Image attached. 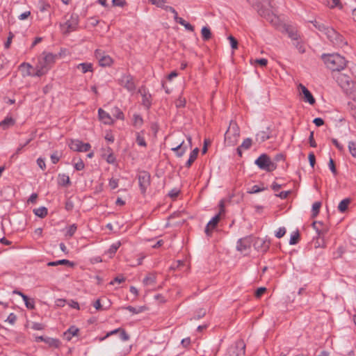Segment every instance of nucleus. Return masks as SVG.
<instances>
[{
  "instance_id": "1",
  "label": "nucleus",
  "mask_w": 356,
  "mask_h": 356,
  "mask_svg": "<svg viewBox=\"0 0 356 356\" xmlns=\"http://www.w3.org/2000/svg\"><path fill=\"white\" fill-rule=\"evenodd\" d=\"M57 57L58 56L56 54L43 52L38 59V63L35 67L36 72L34 75L36 76H41L46 74L55 63Z\"/></svg>"
},
{
  "instance_id": "2",
  "label": "nucleus",
  "mask_w": 356,
  "mask_h": 356,
  "mask_svg": "<svg viewBox=\"0 0 356 356\" xmlns=\"http://www.w3.org/2000/svg\"><path fill=\"white\" fill-rule=\"evenodd\" d=\"M326 66L332 71H340L345 68L346 60L338 54H329L323 57Z\"/></svg>"
},
{
  "instance_id": "3",
  "label": "nucleus",
  "mask_w": 356,
  "mask_h": 356,
  "mask_svg": "<svg viewBox=\"0 0 356 356\" xmlns=\"http://www.w3.org/2000/svg\"><path fill=\"white\" fill-rule=\"evenodd\" d=\"M240 136V129L234 121H231L229 126L225 134V143L227 146L236 145Z\"/></svg>"
},
{
  "instance_id": "4",
  "label": "nucleus",
  "mask_w": 356,
  "mask_h": 356,
  "mask_svg": "<svg viewBox=\"0 0 356 356\" xmlns=\"http://www.w3.org/2000/svg\"><path fill=\"white\" fill-rule=\"evenodd\" d=\"M254 163L261 170L272 172L276 169L277 165L266 154L260 155L254 161Z\"/></svg>"
},
{
  "instance_id": "5",
  "label": "nucleus",
  "mask_w": 356,
  "mask_h": 356,
  "mask_svg": "<svg viewBox=\"0 0 356 356\" xmlns=\"http://www.w3.org/2000/svg\"><path fill=\"white\" fill-rule=\"evenodd\" d=\"M66 21L60 24V29L63 33L67 34L74 31L78 25V17L71 15L69 18L65 17Z\"/></svg>"
},
{
  "instance_id": "6",
  "label": "nucleus",
  "mask_w": 356,
  "mask_h": 356,
  "mask_svg": "<svg viewBox=\"0 0 356 356\" xmlns=\"http://www.w3.org/2000/svg\"><path fill=\"white\" fill-rule=\"evenodd\" d=\"M258 13L261 17H264L276 29H280L281 26H282V23L279 17L270 13L269 10L261 9L258 11Z\"/></svg>"
},
{
  "instance_id": "7",
  "label": "nucleus",
  "mask_w": 356,
  "mask_h": 356,
  "mask_svg": "<svg viewBox=\"0 0 356 356\" xmlns=\"http://www.w3.org/2000/svg\"><path fill=\"white\" fill-rule=\"evenodd\" d=\"M323 33L334 45L341 47L344 44L343 37L332 28L326 27Z\"/></svg>"
},
{
  "instance_id": "8",
  "label": "nucleus",
  "mask_w": 356,
  "mask_h": 356,
  "mask_svg": "<svg viewBox=\"0 0 356 356\" xmlns=\"http://www.w3.org/2000/svg\"><path fill=\"white\" fill-rule=\"evenodd\" d=\"M119 84L124 87L127 90L130 92H134L136 90V84L134 81V78L129 74H123L118 79Z\"/></svg>"
},
{
  "instance_id": "9",
  "label": "nucleus",
  "mask_w": 356,
  "mask_h": 356,
  "mask_svg": "<svg viewBox=\"0 0 356 356\" xmlns=\"http://www.w3.org/2000/svg\"><path fill=\"white\" fill-rule=\"evenodd\" d=\"M245 344L243 341H237L228 350L229 356H242L245 354Z\"/></svg>"
},
{
  "instance_id": "10",
  "label": "nucleus",
  "mask_w": 356,
  "mask_h": 356,
  "mask_svg": "<svg viewBox=\"0 0 356 356\" xmlns=\"http://www.w3.org/2000/svg\"><path fill=\"white\" fill-rule=\"evenodd\" d=\"M68 145L70 148L73 151L83 152L89 151L91 147L89 143H84L79 140H71Z\"/></svg>"
},
{
  "instance_id": "11",
  "label": "nucleus",
  "mask_w": 356,
  "mask_h": 356,
  "mask_svg": "<svg viewBox=\"0 0 356 356\" xmlns=\"http://www.w3.org/2000/svg\"><path fill=\"white\" fill-rule=\"evenodd\" d=\"M138 183L141 193H145L150 184V175L146 171L141 172L138 175Z\"/></svg>"
},
{
  "instance_id": "12",
  "label": "nucleus",
  "mask_w": 356,
  "mask_h": 356,
  "mask_svg": "<svg viewBox=\"0 0 356 356\" xmlns=\"http://www.w3.org/2000/svg\"><path fill=\"white\" fill-rule=\"evenodd\" d=\"M252 245L257 251L265 252L270 247V241L262 238H253Z\"/></svg>"
},
{
  "instance_id": "13",
  "label": "nucleus",
  "mask_w": 356,
  "mask_h": 356,
  "mask_svg": "<svg viewBox=\"0 0 356 356\" xmlns=\"http://www.w3.org/2000/svg\"><path fill=\"white\" fill-rule=\"evenodd\" d=\"M95 56L98 60L99 64L102 67L110 66L113 62L112 58L106 55L101 49H97L95 52Z\"/></svg>"
},
{
  "instance_id": "14",
  "label": "nucleus",
  "mask_w": 356,
  "mask_h": 356,
  "mask_svg": "<svg viewBox=\"0 0 356 356\" xmlns=\"http://www.w3.org/2000/svg\"><path fill=\"white\" fill-rule=\"evenodd\" d=\"M253 242V237L247 236L241 238L237 242L236 249L241 252H246L250 248Z\"/></svg>"
},
{
  "instance_id": "15",
  "label": "nucleus",
  "mask_w": 356,
  "mask_h": 356,
  "mask_svg": "<svg viewBox=\"0 0 356 356\" xmlns=\"http://www.w3.org/2000/svg\"><path fill=\"white\" fill-rule=\"evenodd\" d=\"M220 207L221 209L220 213L211 218V220L207 223V225L205 228V233L208 236H211L212 231L215 229L216 226L220 220V213L223 211L222 202H220Z\"/></svg>"
},
{
  "instance_id": "16",
  "label": "nucleus",
  "mask_w": 356,
  "mask_h": 356,
  "mask_svg": "<svg viewBox=\"0 0 356 356\" xmlns=\"http://www.w3.org/2000/svg\"><path fill=\"white\" fill-rule=\"evenodd\" d=\"M298 89L300 94L303 95L304 101L313 105L315 104V99L310 91L302 83L298 85Z\"/></svg>"
},
{
  "instance_id": "17",
  "label": "nucleus",
  "mask_w": 356,
  "mask_h": 356,
  "mask_svg": "<svg viewBox=\"0 0 356 356\" xmlns=\"http://www.w3.org/2000/svg\"><path fill=\"white\" fill-rule=\"evenodd\" d=\"M312 227L318 234V238L324 236V235L328 232L327 226L320 221H314L312 223Z\"/></svg>"
},
{
  "instance_id": "18",
  "label": "nucleus",
  "mask_w": 356,
  "mask_h": 356,
  "mask_svg": "<svg viewBox=\"0 0 356 356\" xmlns=\"http://www.w3.org/2000/svg\"><path fill=\"white\" fill-rule=\"evenodd\" d=\"M171 149L175 152L177 156L181 157L187 151L188 147L184 145V140H182L179 143H177Z\"/></svg>"
},
{
  "instance_id": "19",
  "label": "nucleus",
  "mask_w": 356,
  "mask_h": 356,
  "mask_svg": "<svg viewBox=\"0 0 356 356\" xmlns=\"http://www.w3.org/2000/svg\"><path fill=\"white\" fill-rule=\"evenodd\" d=\"M139 93L142 95L143 99V104L147 107L149 108L151 105V95L149 94V92L146 90L145 88H141L138 90Z\"/></svg>"
},
{
  "instance_id": "20",
  "label": "nucleus",
  "mask_w": 356,
  "mask_h": 356,
  "mask_svg": "<svg viewBox=\"0 0 356 356\" xmlns=\"http://www.w3.org/2000/svg\"><path fill=\"white\" fill-rule=\"evenodd\" d=\"M99 118L101 121H102L104 124H110L113 123V119L111 115L104 111L102 108H99L98 110Z\"/></svg>"
},
{
  "instance_id": "21",
  "label": "nucleus",
  "mask_w": 356,
  "mask_h": 356,
  "mask_svg": "<svg viewBox=\"0 0 356 356\" xmlns=\"http://www.w3.org/2000/svg\"><path fill=\"white\" fill-rule=\"evenodd\" d=\"M79 330L75 326H71L66 332L63 334L64 339L70 341L72 337L76 336L79 332Z\"/></svg>"
},
{
  "instance_id": "22",
  "label": "nucleus",
  "mask_w": 356,
  "mask_h": 356,
  "mask_svg": "<svg viewBox=\"0 0 356 356\" xmlns=\"http://www.w3.org/2000/svg\"><path fill=\"white\" fill-rule=\"evenodd\" d=\"M270 132L269 128H267L266 131H259L257 134L256 140L259 143L264 142L265 140L270 138Z\"/></svg>"
},
{
  "instance_id": "23",
  "label": "nucleus",
  "mask_w": 356,
  "mask_h": 356,
  "mask_svg": "<svg viewBox=\"0 0 356 356\" xmlns=\"http://www.w3.org/2000/svg\"><path fill=\"white\" fill-rule=\"evenodd\" d=\"M15 124V120L10 117L6 118L0 122V127L3 129H7L9 127L13 126Z\"/></svg>"
},
{
  "instance_id": "24",
  "label": "nucleus",
  "mask_w": 356,
  "mask_h": 356,
  "mask_svg": "<svg viewBox=\"0 0 356 356\" xmlns=\"http://www.w3.org/2000/svg\"><path fill=\"white\" fill-rule=\"evenodd\" d=\"M77 69H80L83 73L92 72V64L90 63H82L77 65Z\"/></svg>"
},
{
  "instance_id": "25",
  "label": "nucleus",
  "mask_w": 356,
  "mask_h": 356,
  "mask_svg": "<svg viewBox=\"0 0 356 356\" xmlns=\"http://www.w3.org/2000/svg\"><path fill=\"white\" fill-rule=\"evenodd\" d=\"M199 152V149L197 147L195 148L190 154V156L188 160L186 162V167L189 168L191 164L195 161L197 159V154Z\"/></svg>"
},
{
  "instance_id": "26",
  "label": "nucleus",
  "mask_w": 356,
  "mask_h": 356,
  "mask_svg": "<svg viewBox=\"0 0 356 356\" xmlns=\"http://www.w3.org/2000/svg\"><path fill=\"white\" fill-rule=\"evenodd\" d=\"M35 216L40 218H44L47 215V209L44 207H41L33 210Z\"/></svg>"
},
{
  "instance_id": "27",
  "label": "nucleus",
  "mask_w": 356,
  "mask_h": 356,
  "mask_svg": "<svg viewBox=\"0 0 356 356\" xmlns=\"http://www.w3.org/2000/svg\"><path fill=\"white\" fill-rule=\"evenodd\" d=\"M350 202V200L348 198H346L343 200H341L338 206V209L340 212L343 213L346 211L348 204Z\"/></svg>"
},
{
  "instance_id": "28",
  "label": "nucleus",
  "mask_w": 356,
  "mask_h": 356,
  "mask_svg": "<svg viewBox=\"0 0 356 356\" xmlns=\"http://www.w3.org/2000/svg\"><path fill=\"white\" fill-rule=\"evenodd\" d=\"M202 37L204 40H209L211 38V32L209 27L204 26L201 30Z\"/></svg>"
},
{
  "instance_id": "29",
  "label": "nucleus",
  "mask_w": 356,
  "mask_h": 356,
  "mask_svg": "<svg viewBox=\"0 0 356 356\" xmlns=\"http://www.w3.org/2000/svg\"><path fill=\"white\" fill-rule=\"evenodd\" d=\"M58 184L61 186H67L70 184V179L68 175L62 174L58 175Z\"/></svg>"
},
{
  "instance_id": "30",
  "label": "nucleus",
  "mask_w": 356,
  "mask_h": 356,
  "mask_svg": "<svg viewBox=\"0 0 356 356\" xmlns=\"http://www.w3.org/2000/svg\"><path fill=\"white\" fill-rule=\"evenodd\" d=\"M47 265L49 266H56L58 265H69V266H73V264L71 261H70L69 260L61 259V260H58L56 261L49 262Z\"/></svg>"
},
{
  "instance_id": "31",
  "label": "nucleus",
  "mask_w": 356,
  "mask_h": 356,
  "mask_svg": "<svg viewBox=\"0 0 356 356\" xmlns=\"http://www.w3.org/2000/svg\"><path fill=\"white\" fill-rule=\"evenodd\" d=\"M143 124L142 117L138 114H134L133 116V125L137 128L140 127Z\"/></svg>"
},
{
  "instance_id": "32",
  "label": "nucleus",
  "mask_w": 356,
  "mask_h": 356,
  "mask_svg": "<svg viewBox=\"0 0 356 356\" xmlns=\"http://www.w3.org/2000/svg\"><path fill=\"white\" fill-rule=\"evenodd\" d=\"M156 282V276L154 274H149L146 276L143 280V284L145 285H152Z\"/></svg>"
},
{
  "instance_id": "33",
  "label": "nucleus",
  "mask_w": 356,
  "mask_h": 356,
  "mask_svg": "<svg viewBox=\"0 0 356 356\" xmlns=\"http://www.w3.org/2000/svg\"><path fill=\"white\" fill-rule=\"evenodd\" d=\"M121 243L120 241L115 242L113 243L109 249L108 250V253L110 254V257H111L113 254H114L118 249L120 247Z\"/></svg>"
},
{
  "instance_id": "34",
  "label": "nucleus",
  "mask_w": 356,
  "mask_h": 356,
  "mask_svg": "<svg viewBox=\"0 0 356 356\" xmlns=\"http://www.w3.org/2000/svg\"><path fill=\"white\" fill-rule=\"evenodd\" d=\"M112 114L116 118V119H119V120H123L124 119V114L122 112V111L118 108V107H114L113 109H112Z\"/></svg>"
},
{
  "instance_id": "35",
  "label": "nucleus",
  "mask_w": 356,
  "mask_h": 356,
  "mask_svg": "<svg viewBox=\"0 0 356 356\" xmlns=\"http://www.w3.org/2000/svg\"><path fill=\"white\" fill-rule=\"evenodd\" d=\"M321 206V203L320 202H316L312 205V217H316L318 213Z\"/></svg>"
},
{
  "instance_id": "36",
  "label": "nucleus",
  "mask_w": 356,
  "mask_h": 356,
  "mask_svg": "<svg viewBox=\"0 0 356 356\" xmlns=\"http://www.w3.org/2000/svg\"><path fill=\"white\" fill-rule=\"evenodd\" d=\"M45 343L49 346L57 348L60 344V341L58 339L53 338H46Z\"/></svg>"
},
{
  "instance_id": "37",
  "label": "nucleus",
  "mask_w": 356,
  "mask_h": 356,
  "mask_svg": "<svg viewBox=\"0 0 356 356\" xmlns=\"http://www.w3.org/2000/svg\"><path fill=\"white\" fill-rule=\"evenodd\" d=\"M348 149H349L350 154L354 158H356V143H355L353 141H350L348 143Z\"/></svg>"
},
{
  "instance_id": "38",
  "label": "nucleus",
  "mask_w": 356,
  "mask_h": 356,
  "mask_svg": "<svg viewBox=\"0 0 356 356\" xmlns=\"http://www.w3.org/2000/svg\"><path fill=\"white\" fill-rule=\"evenodd\" d=\"M76 229H77V227H76V225L75 224H73V225H70L67 229V232H66L65 236H69V237H72L74 234V233L76 232Z\"/></svg>"
},
{
  "instance_id": "39",
  "label": "nucleus",
  "mask_w": 356,
  "mask_h": 356,
  "mask_svg": "<svg viewBox=\"0 0 356 356\" xmlns=\"http://www.w3.org/2000/svg\"><path fill=\"white\" fill-rule=\"evenodd\" d=\"M299 237H300V235H299V233H298V231L293 232L291 234V238H290V240H289V244L290 245H295V244L298 243V240H299Z\"/></svg>"
},
{
  "instance_id": "40",
  "label": "nucleus",
  "mask_w": 356,
  "mask_h": 356,
  "mask_svg": "<svg viewBox=\"0 0 356 356\" xmlns=\"http://www.w3.org/2000/svg\"><path fill=\"white\" fill-rule=\"evenodd\" d=\"M136 143L138 145L142 147H146V142L143 136L140 135V133H137L136 134Z\"/></svg>"
},
{
  "instance_id": "41",
  "label": "nucleus",
  "mask_w": 356,
  "mask_h": 356,
  "mask_svg": "<svg viewBox=\"0 0 356 356\" xmlns=\"http://www.w3.org/2000/svg\"><path fill=\"white\" fill-rule=\"evenodd\" d=\"M252 145V139L250 138H245L242 144L241 145V147H242L243 149H248L250 148Z\"/></svg>"
},
{
  "instance_id": "42",
  "label": "nucleus",
  "mask_w": 356,
  "mask_h": 356,
  "mask_svg": "<svg viewBox=\"0 0 356 356\" xmlns=\"http://www.w3.org/2000/svg\"><path fill=\"white\" fill-rule=\"evenodd\" d=\"M93 306L97 310H106L110 307V305L108 304L106 307H104V306L101 304L100 300L97 299L93 303Z\"/></svg>"
},
{
  "instance_id": "43",
  "label": "nucleus",
  "mask_w": 356,
  "mask_h": 356,
  "mask_svg": "<svg viewBox=\"0 0 356 356\" xmlns=\"http://www.w3.org/2000/svg\"><path fill=\"white\" fill-rule=\"evenodd\" d=\"M286 31H287V33L289 34V36L291 39H293V40H298V35L297 32L295 30H293V29H291L289 27H287L286 29Z\"/></svg>"
},
{
  "instance_id": "44",
  "label": "nucleus",
  "mask_w": 356,
  "mask_h": 356,
  "mask_svg": "<svg viewBox=\"0 0 356 356\" xmlns=\"http://www.w3.org/2000/svg\"><path fill=\"white\" fill-rule=\"evenodd\" d=\"M24 302L25 303L26 307L28 309H35V302H34L33 299H30L26 296V300H24Z\"/></svg>"
},
{
  "instance_id": "45",
  "label": "nucleus",
  "mask_w": 356,
  "mask_h": 356,
  "mask_svg": "<svg viewBox=\"0 0 356 356\" xmlns=\"http://www.w3.org/2000/svg\"><path fill=\"white\" fill-rule=\"evenodd\" d=\"M124 309L129 311L130 312H131L133 314H139L144 310L143 307L136 308L132 306H128V307H125Z\"/></svg>"
},
{
  "instance_id": "46",
  "label": "nucleus",
  "mask_w": 356,
  "mask_h": 356,
  "mask_svg": "<svg viewBox=\"0 0 356 356\" xmlns=\"http://www.w3.org/2000/svg\"><path fill=\"white\" fill-rule=\"evenodd\" d=\"M22 70H26V75H31L30 70L32 69V66L29 63H23L20 65L19 67Z\"/></svg>"
},
{
  "instance_id": "47",
  "label": "nucleus",
  "mask_w": 356,
  "mask_h": 356,
  "mask_svg": "<svg viewBox=\"0 0 356 356\" xmlns=\"http://www.w3.org/2000/svg\"><path fill=\"white\" fill-rule=\"evenodd\" d=\"M314 26L318 29L320 31H322V32H324V31L325 30L326 27L323 24H321L317 21H312L311 22Z\"/></svg>"
},
{
  "instance_id": "48",
  "label": "nucleus",
  "mask_w": 356,
  "mask_h": 356,
  "mask_svg": "<svg viewBox=\"0 0 356 356\" xmlns=\"http://www.w3.org/2000/svg\"><path fill=\"white\" fill-rule=\"evenodd\" d=\"M228 40H229L230 45L233 49H236L238 48V41L232 35H229L228 37Z\"/></svg>"
},
{
  "instance_id": "49",
  "label": "nucleus",
  "mask_w": 356,
  "mask_h": 356,
  "mask_svg": "<svg viewBox=\"0 0 356 356\" xmlns=\"http://www.w3.org/2000/svg\"><path fill=\"white\" fill-rule=\"evenodd\" d=\"M31 140H32V138H30V139L27 140L26 142L24 145H20L17 148L15 153L13 155V157L15 156V155H17V154H20L22 152V149L25 146H26L31 141Z\"/></svg>"
},
{
  "instance_id": "50",
  "label": "nucleus",
  "mask_w": 356,
  "mask_h": 356,
  "mask_svg": "<svg viewBox=\"0 0 356 356\" xmlns=\"http://www.w3.org/2000/svg\"><path fill=\"white\" fill-rule=\"evenodd\" d=\"M177 107H184L186 104V99L183 97H179L175 102Z\"/></svg>"
},
{
  "instance_id": "51",
  "label": "nucleus",
  "mask_w": 356,
  "mask_h": 356,
  "mask_svg": "<svg viewBox=\"0 0 356 356\" xmlns=\"http://www.w3.org/2000/svg\"><path fill=\"white\" fill-rule=\"evenodd\" d=\"M286 234L285 227H280L277 231L275 232V236L278 238H280L284 236Z\"/></svg>"
},
{
  "instance_id": "52",
  "label": "nucleus",
  "mask_w": 356,
  "mask_h": 356,
  "mask_svg": "<svg viewBox=\"0 0 356 356\" xmlns=\"http://www.w3.org/2000/svg\"><path fill=\"white\" fill-rule=\"evenodd\" d=\"M120 337L121 340L126 341L129 339V335L125 332V330L122 328H121V330L120 332Z\"/></svg>"
},
{
  "instance_id": "53",
  "label": "nucleus",
  "mask_w": 356,
  "mask_h": 356,
  "mask_svg": "<svg viewBox=\"0 0 356 356\" xmlns=\"http://www.w3.org/2000/svg\"><path fill=\"white\" fill-rule=\"evenodd\" d=\"M332 142L335 145V147L338 149V150L339 152H343L345 151L343 146L341 144H340L337 139H335V138L332 139Z\"/></svg>"
},
{
  "instance_id": "54",
  "label": "nucleus",
  "mask_w": 356,
  "mask_h": 356,
  "mask_svg": "<svg viewBox=\"0 0 356 356\" xmlns=\"http://www.w3.org/2000/svg\"><path fill=\"white\" fill-rule=\"evenodd\" d=\"M328 166H329V168L330 169V170L332 171V172L334 175H336L337 172V169H336V167H335V164H334V160L332 158L330 159Z\"/></svg>"
},
{
  "instance_id": "55",
  "label": "nucleus",
  "mask_w": 356,
  "mask_h": 356,
  "mask_svg": "<svg viewBox=\"0 0 356 356\" xmlns=\"http://www.w3.org/2000/svg\"><path fill=\"white\" fill-rule=\"evenodd\" d=\"M149 1L153 5H156L157 7L163 8L166 2V0H149Z\"/></svg>"
},
{
  "instance_id": "56",
  "label": "nucleus",
  "mask_w": 356,
  "mask_h": 356,
  "mask_svg": "<svg viewBox=\"0 0 356 356\" xmlns=\"http://www.w3.org/2000/svg\"><path fill=\"white\" fill-rule=\"evenodd\" d=\"M17 320V316L15 314L13 313H10L7 319L6 320V321L8 322L9 323H10L11 325H13L15 321Z\"/></svg>"
},
{
  "instance_id": "57",
  "label": "nucleus",
  "mask_w": 356,
  "mask_h": 356,
  "mask_svg": "<svg viewBox=\"0 0 356 356\" xmlns=\"http://www.w3.org/2000/svg\"><path fill=\"white\" fill-rule=\"evenodd\" d=\"M112 4L113 6L124 7L126 5L125 0H113Z\"/></svg>"
},
{
  "instance_id": "58",
  "label": "nucleus",
  "mask_w": 356,
  "mask_h": 356,
  "mask_svg": "<svg viewBox=\"0 0 356 356\" xmlns=\"http://www.w3.org/2000/svg\"><path fill=\"white\" fill-rule=\"evenodd\" d=\"M308 159H309V161L310 165L312 168H314V165H315V163H316V158H315L314 154L313 152H310L309 154Z\"/></svg>"
},
{
  "instance_id": "59",
  "label": "nucleus",
  "mask_w": 356,
  "mask_h": 356,
  "mask_svg": "<svg viewBox=\"0 0 356 356\" xmlns=\"http://www.w3.org/2000/svg\"><path fill=\"white\" fill-rule=\"evenodd\" d=\"M51 160L52 163L54 164L57 163L59 161L60 155L58 154V153L57 152L53 153L51 155Z\"/></svg>"
},
{
  "instance_id": "60",
  "label": "nucleus",
  "mask_w": 356,
  "mask_h": 356,
  "mask_svg": "<svg viewBox=\"0 0 356 356\" xmlns=\"http://www.w3.org/2000/svg\"><path fill=\"white\" fill-rule=\"evenodd\" d=\"M37 164L38 165V166L42 170H44L45 168H46V164H45V162H44V159H43L42 158H38L37 159Z\"/></svg>"
},
{
  "instance_id": "61",
  "label": "nucleus",
  "mask_w": 356,
  "mask_h": 356,
  "mask_svg": "<svg viewBox=\"0 0 356 356\" xmlns=\"http://www.w3.org/2000/svg\"><path fill=\"white\" fill-rule=\"evenodd\" d=\"M266 291V288H265V287H260V288L257 289L255 292V296L257 298H260L264 293V292Z\"/></svg>"
},
{
  "instance_id": "62",
  "label": "nucleus",
  "mask_w": 356,
  "mask_h": 356,
  "mask_svg": "<svg viewBox=\"0 0 356 356\" xmlns=\"http://www.w3.org/2000/svg\"><path fill=\"white\" fill-rule=\"evenodd\" d=\"M67 304L72 308H74V309H78V310L80 309L79 303L77 302H76V301L72 300H69L67 302Z\"/></svg>"
},
{
  "instance_id": "63",
  "label": "nucleus",
  "mask_w": 356,
  "mask_h": 356,
  "mask_svg": "<svg viewBox=\"0 0 356 356\" xmlns=\"http://www.w3.org/2000/svg\"><path fill=\"white\" fill-rule=\"evenodd\" d=\"M263 190H264V188H261L259 186L254 185L253 186H252V188L250 190L249 193H259L260 191H262Z\"/></svg>"
},
{
  "instance_id": "64",
  "label": "nucleus",
  "mask_w": 356,
  "mask_h": 356,
  "mask_svg": "<svg viewBox=\"0 0 356 356\" xmlns=\"http://www.w3.org/2000/svg\"><path fill=\"white\" fill-rule=\"evenodd\" d=\"M106 160L108 163H114L115 161V157L113 154V153H109L108 155L106 157Z\"/></svg>"
}]
</instances>
